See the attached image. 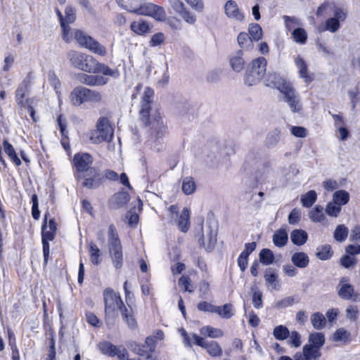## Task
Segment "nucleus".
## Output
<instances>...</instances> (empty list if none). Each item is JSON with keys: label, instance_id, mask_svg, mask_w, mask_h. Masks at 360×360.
<instances>
[{"label": "nucleus", "instance_id": "obj_1", "mask_svg": "<svg viewBox=\"0 0 360 360\" xmlns=\"http://www.w3.org/2000/svg\"><path fill=\"white\" fill-rule=\"evenodd\" d=\"M154 96V91L150 87H146L141 102V110L139 112L140 120L144 126L151 125L150 136L153 140L155 145L154 149L158 152L162 149V146H158L162 143L163 137L166 135L167 131V127L164 124L162 117L158 116L155 117L153 121L150 120V112L151 110V103Z\"/></svg>", "mask_w": 360, "mask_h": 360}, {"label": "nucleus", "instance_id": "obj_2", "mask_svg": "<svg viewBox=\"0 0 360 360\" xmlns=\"http://www.w3.org/2000/svg\"><path fill=\"white\" fill-rule=\"evenodd\" d=\"M108 246L112 264L116 269H121L123 265L122 246L113 224H110L108 228Z\"/></svg>", "mask_w": 360, "mask_h": 360}, {"label": "nucleus", "instance_id": "obj_3", "mask_svg": "<svg viewBox=\"0 0 360 360\" xmlns=\"http://www.w3.org/2000/svg\"><path fill=\"white\" fill-rule=\"evenodd\" d=\"M69 98L74 106L78 107L84 103H99L102 100V95L96 90L78 86L70 92Z\"/></svg>", "mask_w": 360, "mask_h": 360}, {"label": "nucleus", "instance_id": "obj_4", "mask_svg": "<svg viewBox=\"0 0 360 360\" xmlns=\"http://www.w3.org/2000/svg\"><path fill=\"white\" fill-rule=\"evenodd\" d=\"M267 60L264 57L254 59L247 68L244 82L248 86L255 85L264 77L266 71Z\"/></svg>", "mask_w": 360, "mask_h": 360}, {"label": "nucleus", "instance_id": "obj_5", "mask_svg": "<svg viewBox=\"0 0 360 360\" xmlns=\"http://www.w3.org/2000/svg\"><path fill=\"white\" fill-rule=\"evenodd\" d=\"M105 303V320L108 328L113 326L115 318V305L120 309V301H122L119 294L114 292L111 288H106L103 291Z\"/></svg>", "mask_w": 360, "mask_h": 360}, {"label": "nucleus", "instance_id": "obj_6", "mask_svg": "<svg viewBox=\"0 0 360 360\" xmlns=\"http://www.w3.org/2000/svg\"><path fill=\"white\" fill-rule=\"evenodd\" d=\"M73 34L74 38L81 46L88 49L99 56H104L106 55L105 47L91 36L86 34L80 30H75Z\"/></svg>", "mask_w": 360, "mask_h": 360}, {"label": "nucleus", "instance_id": "obj_7", "mask_svg": "<svg viewBox=\"0 0 360 360\" xmlns=\"http://www.w3.org/2000/svg\"><path fill=\"white\" fill-rule=\"evenodd\" d=\"M67 58L70 61L72 66L84 72L90 73L94 60L93 56L71 50L67 53Z\"/></svg>", "mask_w": 360, "mask_h": 360}, {"label": "nucleus", "instance_id": "obj_8", "mask_svg": "<svg viewBox=\"0 0 360 360\" xmlns=\"http://www.w3.org/2000/svg\"><path fill=\"white\" fill-rule=\"evenodd\" d=\"M72 163L76 169L75 177L77 181H79L80 178L83 176H82L83 173L88 172L89 169L94 167H91L93 157L87 153H77L75 154Z\"/></svg>", "mask_w": 360, "mask_h": 360}, {"label": "nucleus", "instance_id": "obj_9", "mask_svg": "<svg viewBox=\"0 0 360 360\" xmlns=\"http://www.w3.org/2000/svg\"><path fill=\"white\" fill-rule=\"evenodd\" d=\"M80 178L83 179L82 186L88 189H96L99 188L105 181L104 176L97 167H93L82 174Z\"/></svg>", "mask_w": 360, "mask_h": 360}, {"label": "nucleus", "instance_id": "obj_10", "mask_svg": "<svg viewBox=\"0 0 360 360\" xmlns=\"http://www.w3.org/2000/svg\"><path fill=\"white\" fill-rule=\"evenodd\" d=\"M126 345L132 352L141 356L152 354L155 349L154 338H150V336L146 338L143 344H139L135 341L131 340L127 342Z\"/></svg>", "mask_w": 360, "mask_h": 360}, {"label": "nucleus", "instance_id": "obj_11", "mask_svg": "<svg viewBox=\"0 0 360 360\" xmlns=\"http://www.w3.org/2000/svg\"><path fill=\"white\" fill-rule=\"evenodd\" d=\"M137 14L152 17L157 21H164L166 18V13L162 7L143 1L138 9Z\"/></svg>", "mask_w": 360, "mask_h": 360}, {"label": "nucleus", "instance_id": "obj_12", "mask_svg": "<svg viewBox=\"0 0 360 360\" xmlns=\"http://www.w3.org/2000/svg\"><path fill=\"white\" fill-rule=\"evenodd\" d=\"M97 136L95 138V143H101L103 141H110L112 136L113 133L109 124V121L106 117H100L98 120L97 124Z\"/></svg>", "mask_w": 360, "mask_h": 360}, {"label": "nucleus", "instance_id": "obj_13", "mask_svg": "<svg viewBox=\"0 0 360 360\" xmlns=\"http://www.w3.org/2000/svg\"><path fill=\"white\" fill-rule=\"evenodd\" d=\"M174 11L179 14L185 22L193 25L196 22L195 15L191 12L180 0H169Z\"/></svg>", "mask_w": 360, "mask_h": 360}, {"label": "nucleus", "instance_id": "obj_14", "mask_svg": "<svg viewBox=\"0 0 360 360\" xmlns=\"http://www.w3.org/2000/svg\"><path fill=\"white\" fill-rule=\"evenodd\" d=\"M349 278L347 277H342L338 284V296L343 300H356L357 295L354 294L353 285L348 283Z\"/></svg>", "mask_w": 360, "mask_h": 360}, {"label": "nucleus", "instance_id": "obj_15", "mask_svg": "<svg viewBox=\"0 0 360 360\" xmlns=\"http://www.w3.org/2000/svg\"><path fill=\"white\" fill-rule=\"evenodd\" d=\"M224 13L229 18L236 21L241 22L245 18L237 3L233 0H229L226 2L224 5Z\"/></svg>", "mask_w": 360, "mask_h": 360}, {"label": "nucleus", "instance_id": "obj_16", "mask_svg": "<svg viewBox=\"0 0 360 360\" xmlns=\"http://www.w3.org/2000/svg\"><path fill=\"white\" fill-rule=\"evenodd\" d=\"M78 80L84 84L95 86H103L108 82V79L101 75H90L85 73L78 75Z\"/></svg>", "mask_w": 360, "mask_h": 360}, {"label": "nucleus", "instance_id": "obj_17", "mask_svg": "<svg viewBox=\"0 0 360 360\" xmlns=\"http://www.w3.org/2000/svg\"><path fill=\"white\" fill-rule=\"evenodd\" d=\"M130 200V195L126 191H121L115 193L109 200L108 205L110 209L117 210L122 207Z\"/></svg>", "mask_w": 360, "mask_h": 360}, {"label": "nucleus", "instance_id": "obj_18", "mask_svg": "<svg viewBox=\"0 0 360 360\" xmlns=\"http://www.w3.org/2000/svg\"><path fill=\"white\" fill-rule=\"evenodd\" d=\"M121 307H120V311L121 313L122 318L125 323L127 325L128 328L131 330L136 329L138 327V324L136 320L134 317L133 310L131 307L127 308L123 301H120Z\"/></svg>", "mask_w": 360, "mask_h": 360}, {"label": "nucleus", "instance_id": "obj_19", "mask_svg": "<svg viewBox=\"0 0 360 360\" xmlns=\"http://www.w3.org/2000/svg\"><path fill=\"white\" fill-rule=\"evenodd\" d=\"M90 73H102L104 75L110 76L115 78L119 76V72L117 70H112L106 65L99 63L95 58Z\"/></svg>", "mask_w": 360, "mask_h": 360}, {"label": "nucleus", "instance_id": "obj_20", "mask_svg": "<svg viewBox=\"0 0 360 360\" xmlns=\"http://www.w3.org/2000/svg\"><path fill=\"white\" fill-rule=\"evenodd\" d=\"M289 81L277 72H269L266 78V85L278 90L285 86Z\"/></svg>", "mask_w": 360, "mask_h": 360}, {"label": "nucleus", "instance_id": "obj_21", "mask_svg": "<svg viewBox=\"0 0 360 360\" xmlns=\"http://www.w3.org/2000/svg\"><path fill=\"white\" fill-rule=\"evenodd\" d=\"M28 91V83L25 79L18 86L15 91V99L18 105L25 107L29 103V99L24 100L26 93Z\"/></svg>", "mask_w": 360, "mask_h": 360}, {"label": "nucleus", "instance_id": "obj_22", "mask_svg": "<svg viewBox=\"0 0 360 360\" xmlns=\"http://www.w3.org/2000/svg\"><path fill=\"white\" fill-rule=\"evenodd\" d=\"M295 64L299 69L300 77L303 78L307 84L311 82L314 79V76L308 73L307 65L304 59L298 56L295 59Z\"/></svg>", "mask_w": 360, "mask_h": 360}, {"label": "nucleus", "instance_id": "obj_23", "mask_svg": "<svg viewBox=\"0 0 360 360\" xmlns=\"http://www.w3.org/2000/svg\"><path fill=\"white\" fill-rule=\"evenodd\" d=\"M291 262L295 266L300 269H304L309 264V257L307 254L304 252H297L292 255Z\"/></svg>", "mask_w": 360, "mask_h": 360}, {"label": "nucleus", "instance_id": "obj_24", "mask_svg": "<svg viewBox=\"0 0 360 360\" xmlns=\"http://www.w3.org/2000/svg\"><path fill=\"white\" fill-rule=\"evenodd\" d=\"M273 243L276 247L283 248L288 243V234L285 229L281 228L277 230L272 238Z\"/></svg>", "mask_w": 360, "mask_h": 360}, {"label": "nucleus", "instance_id": "obj_25", "mask_svg": "<svg viewBox=\"0 0 360 360\" xmlns=\"http://www.w3.org/2000/svg\"><path fill=\"white\" fill-rule=\"evenodd\" d=\"M292 243L297 246L303 245L308 240L307 233L302 229H295L290 233Z\"/></svg>", "mask_w": 360, "mask_h": 360}, {"label": "nucleus", "instance_id": "obj_26", "mask_svg": "<svg viewBox=\"0 0 360 360\" xmlns=\"http://www.w3.org/2000/svg\"><path fill=\"white\" fill-rule=\"evenodd\" d=\"M142 1H143V0H116V2L120 6L129 12L136 14Z\"/></svg>", "mask_w": 360, "mask_h": 360}, {"label": "nucleus", "instance_id": "obj_27", "mask_svg": "<svg viewBox=\"0 0 360 360\" xmlns=\"http://www.w3.org/2000/svg\"><path fill=\"white\" fill-rule=\"evenodd\" d=\"M177 225L179 229L184 233H186L190 227L189 210L184 207L179 217Z\"/></svg>", "mask_w": 360, "mask_h": 360}, {"label": "nucleus", "instance_id": "obj_28", "mask_svg": "<svg viewBox=\"0 0 360 360\" xmlns=\"http://www.w3.org/2000/svg\"><path fill=\"white\" fill-rule=\"evenodd\" d=\"M280 138V131L278 129H274L267 134L264 141V146L268 148H273L276 146Z\"/></svg>", "mask_w": 360, "mask_h": 360}, {"label": "nucleus", "instance_id": "obj_29", "mask_svg": "<svg viewBox=\"0 0 360 360\" xmlns=\"http://www.w3.org/2000/svg\"><path fill=\"white\" fill-rule=\"evenodd\" d=\"M325 343V336L322 333H312L309 336V344L307 345H311V347H314L315 349H317L320 351L321 348Z\"/></svg>", "mask_w": 360, "mask_h": 360}, {"label": "nucleus", "instance_id": "obj_30", "mask_svg": "<svg viewBox=\"0 0 360 360\" xmlns=\"http://www.w3.org/2000/svg\"><path fill=\"white\" fill-rule=\"evenodd\" d=\"M4 150L9 158L15 163L16 166H20L22 162L18 157L13 146L6 140L3 141Z\"/></svg>", "mask_w": 360, "mask_h": 360}, {"label": "nucleus", "instance_id": "obj_31", "mask_svg": "<svg viewBox=\"0 0 360 360\" xmlns=\"http://www.w3.org/2000/svg\"><path fill=\"white\" fill-rule=\"evenodd\" d=\"M239 46L244 50H250L253 48V40L249 36L248 33L242 32L237 37Z\"/></svg>", "mask_w": 360, "mask_h": 360}, {"label": "nucleus", "instance_id": "obj_32", "mask_svg": "<svg viewBox=\"0 0 360 360\" xmlns=\"http://www.w3.org/2000/svg\"><path fill=\"white\" fill-rule=\"evenodd\" d=\"M259 259L262 264L270 265L274 262V254L270 249L263 248L259 253Z\"/></svg>", "mask_w": 360, "mask_h": 360}, {"label": "nucleus", "instance_id": "obj_33", "mask_svg": "<svg viewBox=\"0 0 360 360\" xmlns=\"http://www.w3.org/2000/svg\"><path fill=\"white\" fill-rule=\"evenodd\" d=\"M316 250V256L321 260H328L333 255L331 246L328 244L319 246Z\"/></svg>", "mask_w": 360, "mask_h": 360}, {"label": "nucleus", "instance_id": "obj_34", "mask_svg": "<svg viewBox=\"0 0 360 360\" xmlns=\"http://www.w3.org/2000/svg\"><path fill=\"white\" fill-rule=\"evenodd\" d=\"M131 30L137 34L142 35L150 32L148 23L144 20L134 21L131 23Z\"/></svg>", "mask_w": 360, "mask_h": 360}, {"label": "nucleus", "instance_id": "obj_35", "mask_svg": "<svg viewBox=\"0 0 360 360\" xmlns=\"http://www.w3.org/2000/svg\"><path fill=\"white\" fill-rule=\"evenodd\" d=\"M89 252L90 254V259L91 263L94 265H98L101 262V259L100 258L101 256V252L100 249L94 243H89Z\"/></svg>", "mask_w": 360, "mask_h": 360}, {"label": "nucleus", "instance_id": "obj_36", "mask_svg": "<svg viewBox=\"0 0 360 360\" xmlns=\"http://www.w3.org/2000/svg\"><path fill=\"white\" fill-rule=\"evenodd\" d=\"M310 319L313 327L316 330H321L326 326V317L321 312L314 313Z\"/></svg>", "mask_w": 360, "mask_h": 360}, {"label": "nucleus", "instance_id": "obj_37", "mask_svg": "<svg viewBox=\"0 0 360 360\" xmlns=\"http://www.w3.org/2000/svg\"><path fill=\"white\" fill-rule=\"evenodd\" d=\"M333 200L342 207L349 202V193L345 190L337 191L333 195Z\"/></svg>", "mask_w": 360, "mask_h": 360}, {"label": "nucleus", "instance_id": "obj_38", "mask_svg": "<svg viewBox=\"0 0 360 360\" xmlns=\"http://www.w3.org/2000/svg\"><path fill=\"white\" fill-rule=\"evenodd\" d=\"M264 277L266 283L271 285L274 289L277 288L278 285V275L275 269L272 268L266 269Z\"/></svg>", "mask_w": 360, "mask_h": 360}, {"label": "nucleus", "instance_id": "obj_39", "mask_svg": "<svg viewBox=\"0 0 360 360\" xmlns=\"http://www.w3.org/2000/svg\"><path fill=\"white\" fill-rule=\"evenodd\" d=\"M200 334L212 338H217L223 336L224 333L219 328H215L210 326H203L200 330Z\"/></svg>", "mask_w": 360, "mask_h": 360}, {"label": "nucleus", "instance_id": "obj_40", "mask_svg": "<svg viewBox=\"0 0 360 360\" xmlns=\"http://www.w3.org/2000/svg\"><path fill=\"white\" fill-rule=\"evenodd\" d=\"M216 314L223 319H231L234 315L233 304L227 303L222 307L218 306Z\"/></svg>", "mask_w": 360, "mask_h": 360}, {"label": "nucleus", "instance_id": "obj_41", "mask_svg": "<svg viewBox=\"0 0 360 360\" xmlns=\"http://www.w3.org/2000/svg\"><path fill=\"white\" fill-rule=\"evenodd\" d=\"M243 55V51L240 50L237 52V56L233 57L230 60L231 68L236 72H240L243 69L245 62L242 57Z\"/></svg>", "mask_w": 360, "mask_h": 360}, {"label": "nucleus", "instance_id": "obj_42", "mask_svg": "<svg viewBox=\"0 0 360 360\" xmlns=\"http://www.w3.org/2000/svg\"><path fill=\"white\" fill-rule=\"evenodd\" d=\"M249 36L253 41H258L262 38V29L257 23H250L248 27Z\"/></svg>", "mask_w": 360, "mask_h": 360}, {"label": "nucleus", "instance_id": "obj_43", "mask_svg": "<svg viewBox=\"0 0 360 360\" xmlns=\"http://www.w3.org/2000/svg\"><path fill=\"white\" fill-rule=\"evenodd\" d=\"M351 334L343 328H338L333 335L334 342H344L345 343L350 341Z\"/></svg>", "mask_w": 360, "mask_h": 360}, {"label": "nucleus", "instance_id": "obj_44", "mask_svg": "<svg viewBox=\"0 0 360 360\" xmlns=\"http://www.w3.org/2000/svg\"><path fill=\"white\" fill-rule=\"evenodd\" d=\"M99 349L103 354H108L110 356H115L118 354L117 350L119 349V347L109 342H103L99 345Z\"/></svg>", "mask_w": 360, "mask_h": 360}, {"label": "nucleus", "instance_id": "obj_45", "mask_svg": "<svg viewBox=\"0 0 360 360\" xmlns=\"http://www.w3.org/2000/svg\"><path fill=\"white\" fill-rule=\"evenodd\" d=\"M285 102L288 104L291 111L293 112H299L302 109V105L300 101V96L297 92L293 94L290 97L287 98Z\"/></svg>", "mask_w": 360, "mask_h": 360}, {"label": "nucleus", "instance_id": "obj_46", "mask_svg": "<svg viewBox=\"0 0 360 360\" xmlns=\"http://www.w3.org/2000/svg\"><path fill=\"white\" fill-rule=\"evenodd\" d=\"M285 102L288 104L291 111L293 112H299L302 109V105L300 101V96L297 92L293 94L290 97L287 98Z\"/></svg>", "mask_w": 360, "mask_h": 360}, {"label": "nucleus", "instance_id": "obj_47", "mask_svg": "<svg viewBox=\"0 0 360 360\" xmlns=\"http://www.w3.org/2000/svg\"><path fill=\"white\" fill-rule=\"evenodd\" d=\"M49 214L46 212L44 215V219L41 226V239L43 241H51L54 239L55 233L52 231H47V218Z\"/></svg>", "mask_w": 360, "mask_h": 360}, {"label": "nucleus", "instance_id": "obj_48", "mask_svg": "<svg viewBox=\"0 0 360 360\" xmlns=\"http://www.w3.org/2000/svg\"><path fill=\"white\" fill-rule=\"evenodd\" d=\"M273 335L278 340H285L290 336V331L286 326L279 325L274 328Z\"/></svg>", "mask_w": 360, "mask_h": 360}, {"label": "nucleus", "instance_id": "obj_49", "mask_svg": "<svg viewBox=\"0 0 360 360\" xmlns=\"http://www.w3.org/2000/svg\"><path fill=\"white\" fill-rule=\"evenodd\" d=\"M317 195L315 191L311 190L301 198L302 205L305 207H311L316 202Z\"/></svg>", "mask_w": 360, "mask_h": 360}, {"label": "nucleus", "instance_id": "obj_50", "mask_svg": "<svg viewBox=\"0 0 360 360\" xmlns=\"http://www.w3.org/2000/svg\"><path fill=\"white\" fill-rule=\"evenodd\" d=\"M302 352L306 354L309 360H318L321 356V351L307 344L304 345Z\"/></svg>", "mask_w": 360, "mask_h": 360}, {"label": "nucleus", "instance_id": "obj_51", "mask_svg": "<svg viewBox=\"0 0 360 360\" xmlns=\"http://www.w3.org/2000/svg\"><path fill=\"white\" fill-rule=\"evenodd\" d=\"M348 233V229L344 224H340L334 231V238L338 242H344L347 238Z\"/></svg>", "mask_w": 360, "mask_h": 360}, {"label": "nucleus", "instance_id": "obj_52", "mask_svg": "<svg viewBox=\"0 0 360 360\" xmlns=\"http://www.w3.org/2000/svg\"><path fill=\"white\" fill-rule=\"evenodd\" d=\"M196 188L195 183L192 177H186L182 183V191L186 195L192 194Z\"/></svg>", "mask_w": 360, "mask_h": 360}, {"label": "nucleus", "instance_id": "obj_53", "mask_svg": "<svg viewBox=\"0 0 360 360\" xmlns=\"http://www.w3.org/2000/svg\"><path fill=\"white\" fill-rule=\"evenodd\" d=\"M309 218L314 222H322L325 220V215L323 212V207L321 205H316L310 212Z\"/></svg>", "mask_w": 360, "mask_h": 360}, {"label": "nucleus", "instance_id": "obj_54", "mask_svg": "<svg viewBox=\"0 0 360 360\" xmlns=\"http://www.w3.org/2000/svg\"><path fill=\"white\" fill-rule=\"evenodd\" d=\"M294 40L299 44H304L307 40V34L304 28L297 27L292 32Z\"/></svg>", "mask_w": 360, "mask_h": 360}, {"label": "nucleus", "instance_id": "obj_55", "mask_svg": "<svg viewBox=\"0 0 360 360\" xmlns=\"http://www.w3.org/2000/svg\"><path fill=\"white\" fill-rule=\"evenodd\" d=\"M205 348L212 356H219L222 354V349L220 345L215 341L207 342Z\"/></svg>", "mask_w": 360, "mask_h": 360}, {"label": "nucleus", "instance_id": "obj_56", "mask_svg": "<svg viewBox=\"0 0 360 360\" xmlns=\"http://www.w3.org/2000/svg\"><path fill=\"white\" fill-rule=\"evenodd\" d=\"M259 162V157L258 153L253 151H250L246 157L245 166L249 167L250 169H254L257 167V164Z\"/></svg>", "mask_w": 360, "mask_h": 360}, {"label": "nucleus", "instance_id": "obj_57", "mask_svg": "<svg viewBox=\"0 0 360 360\" xmlns=\"http://www.w3.org/2000/svg\"><path fill=\"white\" fill-rule=\"evenodd\" d=\"M341 212V207L333 202H330L327 204L326 207V212L330 217H336Z\"/></svg>", "mask_w": 360, "mask_h": 360}, {"label": "nucleus", "instance_id": "obj_58", "mask_svg": "<svg viewBox=\"0 0 360 360\" xmlns=\"http://www.w3.org/2000/svg\"><path fill=\"white\" fill-rule=\"evenodd\" d=\"M357 262V259L355 257L346 253L340 259V264L346 269H349L354 266Z\"/></svg>", "mask_w": 360, "mask_h": 360}, {"label": "nucleus", "instance_id": "obj_59", "mask_svg": "<svg viewBox=\"0 0 360 360\" xmlns=\"http://www.w3.org/2000/svg\"><path fill=\"white\" fill-rule=\"evenodd\" d=\"M217 307L218 306L213 305L206 301L200 302L197 305L199 311L211 313H217Z\"/></svg>", "mask_w": 360, "mask_h": 360}, {"label": "nucleus", "instance_id": "obj_60", "mask_svg": "<svg viewBox=\"0 0 360 360\" xmlns=\"http://www.w3.org/2000/svg\"><path fill=\"white\" fill-rule=\"evenodd\" d=\"M48 80L55 89L56 94H58V89L60 87V82L53 70L49 71Z\"/></svg>", "mask_w": 360, "mask_h": 360}, {"label": "nucleus", "instance_id": "obj_61", "mask_svg": "<svg viewBox=\"0 0 360 360\" xmlns=\"http://www.w3.org/2000/svg\"><path fill=\"white\" fill-rule=\"evenodd\" d=\"M32 206V216L35 219H39L40 217V211L39 210L38 196L37 194H33L31 198Z\"/></svg>", "mask_w": 360, "mask_h": 360}, {"label": "nucleus", "instance_id": "obj_62", "mask_svg": "<svg viewBox=\"0 0 360 360\" xmlns=\"http://www.w3.org/2000/svg\"><path fill=\"white\" fill-rule=\"evenodd\" d=\"M340 28V22L337 18H329L326 21L325 30L330 32H335Z\"/></svg>", "mask_w": 360, "mask_h": 360}, {"label": "nucleus", "instance_id": "obj_63", "mask_svg": "<svg viewBox=\"0 0 360 360\" xmlns=\"http://www.w3.org/2000/svg\"><path fill=\"white\" fill-rule=\"evenodd\" d=\"M301 219V211L300 209L294 208L288 215V222L291 225L297 224Z\"/></svg>", "mask_w": 360, "mask_h": 360}, {"label": "nucleus", "instance_id": "obj_64", "mask_svg": "<svg viewBox=\"0 0 360 360\" xmlns=\"http://www.w3.org/2000/svg\"><path fill=\"white\" fill-rule=\"evenodd\" d=\"M278 91L283 96L284 101L287 99V98L290 97L293 94L296 92L295 89L292 86L290 82L281 87V89Z\"/></svg>", "mask_w": 360, "mask_h": 360}]
</instances>
